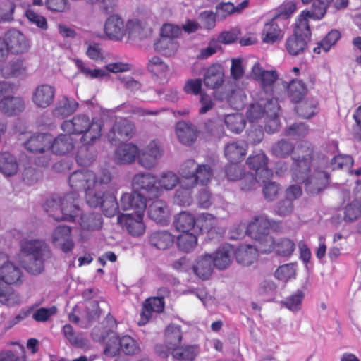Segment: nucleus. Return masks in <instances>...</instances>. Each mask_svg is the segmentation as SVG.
I'll return each instance as SVG.
<instances>
[{
	"label": "nucleus",
	"instance_id": "nucleus-21",
	"mask_svg": "<svg viewBox=\"0 0 361 361\" xmlns=\"http://www.w3.org/2000/svg\"><path fill=\"white\" fill-rule=\"evenodd\" d=\"M10 51L15 54H22L29 49V44L24 35L16 30H11L4 35Z\"/></svg>",
	"mask_w": 361,
	"mask_h": 361
},
{
	"label": "nucleus",
	"instance_id": "nucleus-22",
	"mask_svg": "<svg viewBox=\"0 0 361 361\" xmlns=\"http://www.w3.org/2000/svg\"><path fill=\"white\" fill-rule=\"evenodd\" d=\"M224 81V69L220 64L211 65L205 71L203 78L204 85L209 89L220 87Z\"/></svg>",
	"mask_w": 361,
	"mask_h": 361
},
{
	"label": "nucleus",
	"instance_id": "nucleus-33",
	"mask_svg": "<svg viewBox=\"0 0 361 361\" xmlns=\"http://www.w3.org/2000/svg\"><path fill=\"white\" fill-rule=\"evenodd\" d=\"M148 214L156 223L164 225L168 219V209L166 203L160 200L153 202L149 207Z\"/></svg>",
	"mask_w": 361,
	"mask_h": 361
},
{
	"label": "nucleus",
	"instance_id": "nucleus-47",
	"mask_svg": "<svg viewBox=\"0 0 361 361\" xmlns=\"http://www.w3.org/2000/svg\"><path fill=\"white\" fill-rule=\"evenodd\" d=\"M63 332L71 345L76 348H85L88 341L82 334H76L71 324L63 326Z\"/></svg>",
	"mask_w": 361,
	"mask_h": 361
},
{
	"label": "nucleus",
	"instance_id": "nucleus-15",
	"mask_svg": "<svg viewBox=\"0 0 361 361\" xmlns=\"http://www.w3.org/2000/svg\"><path fill=\"white\" fill-rule=\"evenodd\" d=\"M120 207L123 210H134L133 214L144 213L147 207L146 197L134 190L124 193L120 200Z\"/></svg>",
	"mask_w": 361,
	"mask_h": 361
},
{
	"label": "nucleus",
	"instance_id": "nucleus-43",
	"mask_svg": "<svg viewBox=\"0 0 361 361\" xmlns=\"http://www.w3.org/2000/svg\"><path fill=\"white\" fill-rule=\"evenodd\" d=\"M80 225L82 230H98L102 226V216L98 213L82 214L80 216Z\"/></svg>",
	"mask_w": 361,
	"mask_h": 361
},
{
	"label": "nucleus",
	"instance_id": "nucleus-30",
	"mask_svg": "<svg viewBox=\"0 0 361 361\" xmlns=\"http://www.w3.org/2000/svg\"><path fill=\"white\" fill-rule=\"evenodd\" d=\"M233 249L229 245L220 247L212 256V263L218 269H226L231 263Z\"/></svg>",
	"mask_w": 361,
	"mask_h": 361
},
{
	"label": "nucleus",
	"instance_id": "nucleus-8",
	"mask_svg": "<svg viewBox=\"0 0 361 361\" xmlns=\"http://www.w3.org/2000/svg\"><path fill=\"white\" fill-rule=\"evenodd\" d=\"M252 78L259 82L262 92L260 95L274 94V86L278 79V74L275 71H267L260 66L259 63H255L252 68Z\"/></svg>",
	"mask_w": 361,
	"mask_h": 361
},
{
	"label": "nucleus",
	"instance_id": "nucleus-2",
	"mask_svg": "<svg viewBox=\"0 0 361 361\" xmlns=\"http://www.w3.org/2000/svg\"><path fill=\"white\" fill-rule=\"evenodd\" d=\"M61 128L69 134H82L81 142L87 146L92 145L101 136L100 122L96 119L90 120L84 114H78L71 120L64 121Z\"/></svg>",
	"mask_w": 361,
	"mask_h": 361
},
{
	"label": "nucleus",
	"instance_id": "nucleus-25",
	"mask_svg": "<svg viewBox=\"0 0 361 361\" xmlns=\"http://www.w3.org/2000/svg\"><path fill=\"white\" fill-rule=\"evenodd\" d=\"M173 225L176 229L181 233L199 232L200 228L196 226L195 216L188 212H181L174 219Z\"/></svg>",
	"mask_w": 361,
	"mask_h": 361
},
{
	"label": "nucleus",
	"instance_id": "nucleus-52",
	"mask_svg": "<svg viewBox=\"0 0 361 361\" xmlns=\"http://www.w3.org/2000/svg\"><path fill=\"white\" fill-rule=\"evenodd\" d=\"M182 333L180 327L176 325H169L166 330V343L169 350H173L180 345Z\"/></svg>",
	"mask_w": 361,
	"mask_h": 361
},
{
	"label": "nucleus",
	"instance_id": "nucleus-18",
	"mask_svg": "<svg viewBox=\"0 0 361 361\" xmlns=\"http://www.w3.org/2000/svg\"><path fill=\"white\" fill-rule=\"evenodd\" d=\"M52 242L55 246L59 247L64 252H71L74 243L71 237V228L68 226H59L52 233Z\"/></svg>",
	"mask_w": 361,
	"mask_h": 361
},
{
	"label": "nucleus",
	"instance_id": "nucleus-1",
	"mask_svg": "<svg viewBox=\"0 0 361 361\" xmlns=\"http://www.w3.org/2000/svg\"><path fill=\"white\" fill-rule=\"evenodd\" d=\"M20 251L24 257L25 269L32 274H39L44 270V261L49 259L51 252L48 245L39 239H25L21 241Z\"/></svg>",
	"mask_w": 361,
	"mask_h": 361
},
{
	"label": "nucleus",
	"instance_id": "nucleus-5",
	"mask_svg": "<svg viewBox=\"0 0 361 361\" xmlns=\"http://www.w3.org/2000/svg\"><path fill=\"white\" fill-rule=\"evenodd\" d=\"M311 39V30L309 23L297 19L294 34L289 37L286 42V49L291 56H298L307 48Z\"/></svg>",
	"mask_w": 361,
	"mask_h": 361
},
{
	"label": "nucleus",
	"instance_id": "nucleus-41",
	"mask_svg": "<svg viewBox=\"0 0 361 361\" xmlns=\"http://www.w3.org/2000/svg\"><path fill=\"white\" fill-rule=\"evenodd\" d=\"M271 226V222L266 216H259L249 224L247 231L255 238L256 236L269 234Z\"/></svg>",
	"mask_w": 361,
	"mask_h": 361
},
{
	"label": "nucleus",
	"instance_id": "nucleus-11",
	"mask_svg": "<svg viewBox=\"0 0 361 361\" xmlns=\"http://www.w3.org/2000/svg\"><path fill=\"white\" fill-rule=\"evenodd\" d=\"M334 0H302L304 4H310V7L304 10L298 20L308 23V18L319 20L325 16L329 5Z\"/></svg>",
	"mask_w": 361,
	"mask_h": 361
},
{
	"label": "nucleus",
	"instance_id": "nucleus-51",
	"mask_svg": "<svg viewBox=\"0 0 361 361\" xmlns=\"http://www.w3.org/2000/svg\"><path fill=\"white\" fill-rule=\"evenodd\" d=\"M224 123L231 132L238 134L245 128L246 121L242 114H232L224 117Z\"/></svg>",
	"mask_w": 361,
	"mask_h": 361
},
{
	"label": "nucleus",
	"instance_id": "nucleus-61",
	"mask_svg": "<svg viewBox=\"0 0 361 361\" xmlns=\"http://www.w3.org/2000/svg\"><path fill=\"white\" fill-rule=\"evenodd\" d=\"M120 350L126 355H134L140 351V348L136 341L129 336H123L121 338Z\"/></svg>",
	"mask_w": 361,
	"mask_h": 361
},
{
	"label": "nucleus",
	"instance_id": "nucleus-57",
	"mask_svg": "<svg viewBox=\"0 0 361 361\" xmlns=\"http://www.w3.org/2000/svg\"><path fill=\"white\" fill-rule=\"evenodd\" d=\"M106 185L99 188H91L85 191V200L87 204L92 207H97L101 204L106 194L103 192Z\"/></svg>",
	"mask_w": 361,
	"mask_h": 361
},
{
	"label": "nucleus",
	"instance_id": "nucleus-40",
	"mask_svg": "<svg viewBox=\"0 0 361 361\" xmlns=\"http://www.w3.org/2000/svg\"><path fill=\"white\" fill-rule=\"evenodd\" d=\"M179 44L177 40L163 37H160L154 44L156 51L168 57L173 56L176 53Z\"/></svg>",
	"mask_w": 361,
	"mask_h": 361
},
{
	"label": "nucleus",
	"instance_id": "nucleus-24",
	"mask_svg": "<svg viewBox=\"0 0 361 361\" xmlns=\"http://www.w3.org/2000/svg\"><path fill=\"white\" fill-rule=\"evenodd\" d=\"M247 144L244 141H234L224 147V155L230 163L238 164L246 154Z\"/></svg>",
	"mask_w": 361,
	"mask_h": 361
},
{
	"label": "nucleus",
	"instance_id": "nucleus-23",
	"mask_svg": "<svg viewBox=\"0 0 361 361\" xmlns=\"http://www.w3.org/2000/svg\"><path fill=\"white\" fill-rule=\"evenodd\" d=\"M51 136L46 133H37L32 135L25 142V147L33 153L43 154L49 150Z\"/></svg>",
	"mask_w": 361,
	"mask_h": 361
},
{
	"label": "nucleus",
	"instance_id": "nucleus-42",
	"mask_svg": "<svg viewBox=\"0 0 361 361\" xmlns=\"http://www.w3.org/2000/svg\"><path fill=\"white\" fill-rule=\"evenodd\" d=\"M193 185H183V181H180V186L176 190L173 195V203L180 206H189L192 202V190Z\"/></svg>",
	"mask_w": 361,
	"mask_h": 361
},
{
	"label": "nucleus",
	"instance_id": "nucleus-35",
	"mask_svg": "<svg viewBox=\"0 0 361 361\" xmlns=\"http://www.w3.org/2000/svg\"><path fill=\"white\" fill-rule=\"evenodd\" d=\"M18 170V163L15 156L8 152L0 153V173L5 176H13Z\"/></svg>",
	"mask_w": 361,
	"mask_h": 361
},
{
	"label": "nucleus",
	"instance_id": "nucleus-7",
	"mask_svg": "<svg viewBox=\"0 0 361 361\" xmlns=\"http://www.w3.org/2000/svg\"><path fill=\"white\" fill-rule=\"evenodd\" d=\"M341 214L346 223H353L361 217V193L350 196L349 192L344 190Z\"/></svg>",
	"mask_w": 361,
	"mask_h": 361
},
{
	"label": "nucleus",
	"instance_id": "nucleus-59",
	"mask_svg": "<svg viewBox=\"0 0 361 361\" xmlns=\"http://www.w3.org/2000/svg\"><path fill=\"white\" fill-rule=\"evenodd\" d=\"M309 133L307 125L304 123H295L284 130L286 136L291 137L294 139H301L305 137Z\"/></svg>",
	"mask_w": 361,
	"mask_h": 361
},
{
	"label": "nucleus",
	"instance_id": "nucleus-26",
	"mask_svg": "<svg viewBox=\"0 0 361 361\" xmlns=\"http://www.w3.org/2000/svg\"><path fill=\"white\" fill-rule=\"evenodd\" d=\"M78 102L66 95L62 96L57 102L52 111L54 117L63 118L73 114L78 107Z\"/></svg>",
	"mask_w": 361,
	"mask_h": 361
},
{
	"label": "nucleus",
	"instance_id": "nucleus-55",
	"mask_svg": "<svg viewBox=\"0 0 361 361\" xmlns=\"http://www.w3.org/2000/svg\"><path fill=\"white\" fill-rule=\"evenodd\" d=\"M99 206L105 216L112 217L118 213L120 204L117 202L114 195L106 194Z\"/></svg>",
	"mask_w": 361,
	"mask_h": 361
},
{
	"label": "nucleus",
	"instance_id": "nucleus-39",
	"mask_svg": "<svg viewBox=\"0 0 361 361\" xmlns=\"http://www.w3.org/2000/svg\"><path fill=\"white\" fill-rule=\"evenodd\" d=\"M151 245L159 250H165L173 243V235L166 231L153 232L149 238Z\"/></svg>",
	"mask_w": 361,
	"mask_h": 361
},
{
	"label": "nucleus",
	"instance_id": "nucleus-54",
	"mask_svg": "<svg viewBox=\"0 0 361 361\" xmlns=\"http://www.w3.org/2000/svg\"><path fill=\"white\" fill-rule=\"evenodd\" d=\"M126 35L130 38L143 39L147 36V30L141 22L137 19L129 20L126 23Z\"/></svg>",
	"mask_w": 361,
	"mask_h": 361
},
{
	"label": "nucleus",
	"instance_id": "nucleus-13",
	"mask_svg": "<svg viewBox=\"0 0 361 361\" xmlns=\"http://www.w3.org/2000/svg\"><path fill=\"white\" fill-rule=\"evenodd\" d=\"M143 216L144 213L121 214L118 216V221L126 228L130 235L137 237L143 235L145 231Z\"/></svg>",
	"mask_w": 361,
	"mask_h": 361
},
{
	"label": "nucleus",
	"instance_id": "nucleus-6",
	"mask_svg": "<svg viewBox=\"0 0 361 361\" xmlns=\"http://www.w3.org/2000/svg\"><path fill=\"white\" fill-rule=\"evenodd\" d=\"M132 186L134 191L141 193L146 200L161 196V188L157 186V177L151 173L135 174L132 179Z\"/></svg>",
	"mask_w": 361,
	"mask_h": 361
},
{
	"label": "nucleus",
	"instance_id": "nucleus-3",
	"mask_svg": "<svg viewBox=\"0 0 361 361\" xmlns=\"http://www.w3.org/2000/svg\"><path fill=\"white\" fill-rule=\"evenodd\" d=\"M79 203L78 194L73 192L47 200L46 211L56 221H74L79 214Z\"/></svg>",
	"mask_w": 361,
	"mask_h": 361
},
{
	"label": "nucleus",
	"instance_id": "nucleus-48",
	"mask_svg": "<svg viewBox=\"0 0 361 361\" xmlns=\"http://www.w3.org/2000/svg\"><path fill=\"white\" fill-rule=\"evenodd\" d=\"M307 92L305 84L299 80H293L288 86V95L293 102H300Z\"/></svg>",
	"mask_w": 361,
	"mask_h": 361
},
{
	"label": "nucleus",
	"instance_id": "nucleus-31",
	"mask_svg": "<svg viewBox=\"0 0 361 361\" xmlns=\"http://www.w3.org/2000/svg\"><path fill=\"white\" fill-rule=\"evenodd\" d=\"M24 109V101L19 97H4L0 101V111L8 116L17 115Z\"/></svg>",
	"mask_w": 361,
	"mask_h": 361
},
{
	"label": "nucleus",
	"instance_id": "nucleus-10",
	"mask_svg": "<svg viewBox=\"0 0 361 361\" xmlns=\"http://www.w3.org/2000/svg\"><path fill=\"white\" fill-rule=\"evenodd\" d=\"M163 154V149L157 140H152L140 152L138 151V163L146 169L154 167Z\"/></svg>",
	"mask_w": 361,
	"mask_h": 361
},
{
	"label": "nucleus",
	"instance_id": "nucleus-60",
	"mask_svg": "<svg viewBox=\"0 0 361 361\" xmlns=\"http://www.w3.org/2000/svg\"><path fill=\"white\" fill-rule=\"evenodd\" d=\"M24 69L23 61L16 60L11 61L7 65L4 66L1 72L6 78H16L23 73Z\"/></svg>",
	"mask_w": 361,
	"mask_h": 361
},
{
	"label": "nucleus",
	"instance_id": "nucleus-12",
	"mask_svg": "<svg viewBox=\"0 0 361 361\" xmlns=\"http://www.w3.org/2000/svg\"><path fill=\"white\" fill-rule=\"evenodd\" d=\"M135 133V125L126 118L120 119L112 126L108 133V139L111 143L130 139Z\"/></svg>",
	"mask_w": 361,
	"mask_h": 361
},
{
	"label": "nucleus",
	"instance_id": "nucleus-63",
	"mask_svg": "<svg viewBox=\"0 0 361 361\" xmlns=\"http://www.w3.org/2000/svg\"><path fill=\"white\" fill-rule=\"evenodd\" d=\"M41 178V172L34 167H25L22 172V180L28 185H35Z\"/></svg>",
	"mask_w": 361,
	"mask_h": 361
},
{
	"label": "nucleus",
	"instance_id": "nucleus-9",
	"mask_svg": "<svg viewBox=\"0 0 361 361\" xmlns=\"http://www.w3.org/2000/svg\"><path fill=\"white\" fill-rule=\"evenodd\" d=\"M92 338L99 343H106L104 354L116 356L120 351L121 338L111 330H101L99 327L93 329Z\"/></svg>",
	"mask_w": 361,
	"mask_h": 361
},
{
	"label": "nucleus",
	"instance_id": "nucleus-16",
	"mask_svg": "<svg viewBox=\"0 0 361 361\" xmlns=\"http://www.w3.org/2000/svg\"><path fill=\"white\" fill-rule=\"evenodd\" d=\"M329 174L323 171H316L311 176L304 178L305 190L312 195H317L323 191L329 184Z\"/></svg>",
	"mask_w": 361,
	"mask_h": 361
},
{
	"label": "nucleus",
	"instance_id": "nucleus-17",
	"mask_svg": "<svg viewBox=\"0 0 361 361\" xmlns=\"http://www.w3.org/2000/svg\"><path fill=\"white\" fill-rule=\"evenodd\" d=\"M104 30L107 37L114 40H121L126 35V24L118 15H111L105 21Z\"/></svg>",
	"mask_w": 361,
	"mask_h": 361
},
{
	"label": "nucleus",
	"instance_id": "nucleus-19",
	"mask_svg": "<svg viewBox=\"0 0 361 361\" xmlns=\"http://www.w3.org/2000/svg\"><path fill=\"white\" fill-rule=\"evenodd\" d=\"M55 92L54 87L50 85H38L32 93V102L37 107L47 108L52 104Z\"/></svg>",
	"mask_w": 361,
	"mask_h": 361
},
{
	"label": "nucleus",
	"instance_id": "nucleus-50",
	"mask_svg": "<svg viewBox=\"0 0 361 361\" xmlns=\"http://www.w3.org/2000/svg\"><path fill=\"white\" fill-rule=\"evenodd\" d=\"M157 186L161 188V195L163 190H171L179 183L180 179L178 176L172 171H166L161 173L159 178H157Z\"/></svg>",
	"mask_w": 361,
	"mask_h": 361
},
{
	"label": "nucleus",
	"instance_id": "nucleus-56",
	"mask_svg": "<svg viewBox=\"0 0 361 361\" xmlns=\"http://www.w3.org/2000/svg\"><path fill=\"white\" fill-rule=\"evenodd\" d=\"M305 298V293L301 290H298L293 294L281 301V304L287 309L293 312H298L301 310L302 302Z\"/></svg>",
	"mask_w": 361,
	"mask_h": 361
},
{
	"label": "nucleus",
	"instance_id": "nucleus-62",
	"mask_svg": "<svg viewBox=\"0 0 361 361\" xmlns=\"http://www.w3.org/2000/svg\"><path fill=\"white\" fill-rule=\"evenodd\" d=\"M258 242L257 250L262 252H270L275 249V241L272 236L269 234L256 236L255 238Z\"/></svg>",
	"mask_w": 361,
	"mask_h": 361
},
{
	"label": "nucleus",
	"instance_id": "nucleus-53",
	"mask_svg": "<svg viewBox=\"0 0 361 361\" xmlns=\"http://www.w3.org/2000/svg\"><path fill=\"white\" fill-rule=\"evenodd\" d=\"M198 355V349L195 345L185 347L178 346L172 351L173 357L178 360L193 361Z\"/></svg>",
	"mask_w": 361,
	"mask_h": 361
},
{
	"label": "nucleus",
	"instance_id": "nucleus-49",
	"mask_svg": "<svg viewBox=\"0 0 361 361\" xmlns=\"http://www.w3.org/2000/svg\"><path fill=\"white\" fill-rule=\"evenodd\" d=\"M198 232L182 233L177 237V245L184 252H190L196 247Z\"/></svg>",
	"mask_w": 361,
	"mask_h": 361
},
{
	"label": "nucleus",
	"instance_id": "nucleus-4",
	"mask_svg": "<svg viewBox=\"0 0 361 361\" xmlns=\"http://www.w3.org/2000/svg\"><path fill=\"white\" fill-rule=\"evenodd\" d=\"M111 180V174L108 171H103L96 175L89 170H78L73 172L68 178L70 187L75 190L87 191L91 188H99L107 185Z\"/></svg>",
	"mask_w": 361,
	"mask_h": 361
},
{
	"label": "nucleus",
	"instance_id": "nucleus-14",
	"mask_svg": "<svg viewBox=\"0 0 361 361\" xmlns=\"http://www.w3.org/2000/svg\"><path fill=\"white\" fill-rule=\"evenodd\" d=\"M312 152L313 150L312 149L307 148L305 152L293 158L292 170L293 178L296 181L301 183V180L307 176L310 171Z\"/></svg>",
	"mask_w": 361,
	"mask_h": 361
},
{
	"label": "nucleus",
	"instance_id": "nucleus-36",
	"mask_svg": "<svg viewBox=\"0 0 361 361\" xmlns=\"http://www.w3.org/2000/svg\"><path fill=\"white\" fill-rule=\"evenodd\" d=\"M176 132L178 140L184 145H190L197 138L194 126L184 121L178 123Z\"/></svg>",
	"mask_w": 361,
	"mask_h": 361
},
{
	"label": "nucleus",
	"instance_id": "nucleus-34",
	"mask_svg": "<svg viewBox=\"0 0 361 361\" xmlns=\"http://www.w3.org/2000/svg\"><path fill=\"white\" fill-rule=\"evenodd\" d=\"M261 95L262 102H263V108L264 109V114L269 118V121L272 123L276 128L279 124L278 114L280 109L278 104V99L273 97V95Z\"/></svg>",
	"mask_w": 361,
	"mask_h": 361
},
{
	"label": "nucleus",
	"instance_id": "nucleus-27",
	"mask_svg": "<svg viewBox=\"0 0 361 361\" xmlns=\"http://www.w3.org/2000/svg\"><path fill=\"white\" fill-rule=\"evenodd\" d=\"M75 146V142L71 134H60L51 142V152L58 155H64L71 152Z\"/></svg>",
	"mask_w": 361,
	"mask_h": 361
},
{
	"label": "nucleus",
	"instance_id": "nucleus-29",
	"mask_svg": "<svg viewBox=\"0 0 361 361\" xmlns=\"http://www.w3.org/2000/svg\"><path fill=\"white\" fill-rule=\"evenodd\" d=\"M138 157V147L132 143L123 144L115 151V160L120 164H128Z\"/></svg>",
	"mask_w": 361,
	"mask_h": 361
},
{
	"label": "nucleus",
	"instance_id": "nucleus-20",
	"mask_svg": "<svg viewBox=\"0 0 361 361\" xmlns=\"http://www.w3.org/2000/svg\"><path fill=\"white\" fill-rule=\"evenodd\" d=\"M287 24L274 16L269 23H266L263 30V41L266 43H274L283 38V28Z\"/></svg>",
	"mask_w": 361,
	"mask_h": 361
},
{
	"label": "nucleus",
	"instance_id": "nucleus-37",
	"mask_svg": "<svg viewBox=\"0 0 361 361\" xmlns=\"http://www.w3.org/2000/svg\"><path fill=\"white\" fill-rule=\"evenodd\" d=\"M164 302L163 298H152L147 299L141 312L142 323H146L152 317V312H161L164 310Z\"/></svg>",
	"mask_w": 361,
	"mask_h": 361
},
{
	"label": "nucleus",
	"instance_id": "nucleus-44",
	"mask_svg": "<svg viewBox=\"0 0 361 361\" xmlns=\"http://www.w3.org/2000/svg\"><path fill=\"white\" fill-rule=\"evenodd\" d=\"M213 171L208 164H199L190 184L195 187L197 184L206 185L212 179Z\"/></svg>",
	"mask_w": 361,
	"mask_h": 361
},
{
	"label": "nucleus",
	"instance_id": "nucleus-45",
	"mask_svg": "<svg viewBox=\"0 0 361 361\" xmlns=\"http://www.w3.org/2000/svg\"><path fill=\"white\" fill-rule=\"evenodd\" d=\"M341 38V33L337 30H331L327 35L317 43V47H314L313 51L316 54H320L322 49L324 52H327L336 44Z\"/></svg>",
	"mask_w": 361,
	"mask_h": 361
},
{
	"label": "nucleus",
	"instance_id": "nucleus-46",
	"mask_svg": "<svg viewBox=\"0 0 361 361\" xmlns=\"http://www.w3.org/2000/svg\"><path fill=\"white\" fill-rule=\"evenodd\" d=\"M294 149L295 145L292 142L281 139L271 146V152L276 157L286 158L293 152Z\"/></svg>",
	"mask_w": 361,
	"mask_h": 361
},
{
	"label": "nucleus",
	"instance_id": "nucleus-58",
	"mask_svg": "<svg viewBox=\"0 0 361 361\" xmlns=\"http://www.w3.org/2000/svg\"><path fill=\"white\" fill-rule=\"evenodd\" d=\"M198 165L193 159H188L183 164L180 168L181 179L180 180L183 181V185H189Z\"/></svg>",
	"mask_w": 361,
	"mask_h": 361
},
{
	"label": "nucleus",
	"instance_id": "nucleus-64",
	"mask_svg": "<svg viewBox=\"0 0 361 361\" xmlns=\"http://www.w3.org/2000/svg\"><path fill=\"white\" fill-rule=\"evenodd\" d=\"M268 160L269 159L264 153L259 152L255 155L250 156L247 158L246 163L250 169L257 171L267 165Z\"/></svg>",
	"mask_w": 361,
	"mask_h": 361
},
{
	"label": "nucleus",
	"instance_id": "nucleus-32",
	"mask_svg": "<svg viewBox=\"0 0 361 361\" xmlns=\"http://www.w3.org/2000/svg\"><path fill=\"white\" fill-rule=\"evenodd\" d=\"M0 276L6 284H16L21 279L20 268L14 263L7 262L0 267Z\"/></svg>",
	"mask_w": 361,
	"mask_h": 361
},
{
	"label": "nucleus",
	"instance_id": "nucleus-38",
	"mask_svg": "<svg viewBox=\"0 0 361 361\" xmlns=\"http://www.w3.org/2000/svg\"><path fill=\"white\" fill-rule=\"evenodd\" d=\"M147 68L149 73L160 79H166L169 71L168 64L157 56H154L148 60Z\"/></svg>",
	"mask_w": 361,
	"mask_h": 361
},
{
	"label": "nucleus",
	"instance_id": "nucleus-28",
	"mask_svg": "<svg viewBox=\"0 0 361 361\" xmlns=\"http://www.w3.org/2000/svg\"><path fill=\"white\" fill-rule=\"evenodd\" d=\"M195 274L203 280L208 279L212 274L214 264L212 263V255L205 254L200 256L193 264Z\"/></svg>",
	"mask_w": 361,
	"mask_h": 361
}]
</instances>
